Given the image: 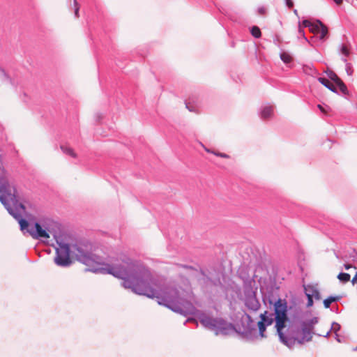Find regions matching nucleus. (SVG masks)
<instances>
[{"mask_svg":"<svg viewBox=\"0 0 357 357\" xmlns=\"http://www.w3.org/2000/svg\"><path fill=\"white\" fill-rule=\"evenodd\" d=\"M275 328L280 341L289 348L296 344H303L312 340L316 320L307 319L287 327L289 319L287 315V303L279 298L274 303Z\"/></svg>","mask_w":357,"mask_h":357,"instance_id":"obj_1","label":"nucleus"},{"mask_svg":"<svg viewBox=\"0 0 357 357\" xmlns=\"http://www.w3.org/2000/svg\"><path fill=\"white\" fill-rule=\"evenodd\" d=\"M104 273L122 280L121 285L138 295L149 298H159L158 284L147 270H138L126 265L109 266L102 268Z\"/></svg>","mask_w":357,"mask_h":357,"instance_id":"obj_2","label":"nucleus"},{"mask_svg":"<svg viewBox=\"0 0 357 357\" xmlns=\"http://www.w3.org/2000/svg\"><path fill=\"white\" fill-rule=\"evenodd\" d=\"M17 191L15 186L8 180V172L6 169L2 156L0 154V202L4 205L10 214L12 213L11 205L19 206L23 211L25 206L23 204H18L17 199Z\"/></svg>","mask_w":357,"mask_h":357,"instance_id":"obj_3","label":"nucleus"},{"mask_svg":"<svg viewBox=\"0 0 357 357\" xmlns=\"http://www.w3.org/2000/svg\"><path fill=\"white\" fill-rule=\"evenodd\" d=\"M73 252L75 253V257L77 261L89 267L86 271L96 272L98 270L100 262L99 258L96 255L85 252L77 245L73 247Z\"/></svg>","mask_w":357,"mask_h":357,"instance_id":"obj_4","label":"nucleus"},{"mask_svg":"<svg viewBox=\"0 0 357 357\" xmlns=\"http://www.w3.org/2000/svg\"><path fill=\"white\" fill-rule=\"evenodd\" d=\"M70 247L66 243H59V247L56 249V255L54 258V262L59 266H68L72 264L70 255L75 257V253L73 252V247Z\"/></svg>","mask_w":357,"mask_h":357,"instance_id":"obj_5","label":"nucleus"},{"mask_svg":"<svg viewBox=\"0 0 357 357\" xmlns=\"http://www.w3.org/2000/svg\"><path fill=\"white\" fill-rule=\"evenodd\" d=\"M304 290L306 296L307 297V307H311L313 305V298L316 300L321 299V295L319 289L316 285L308 284L304 286Z\"/></svg>","mask_w":357,"mask_h":357,"instance_id":"obj_6","label":"nucleus"},{"mask_svg":"<svg viewBox=\"0 0 357 357\" xmlns=\"http://www.w3.org/2000/svg\"><path fill=\"white\" fill-rule=\"evenodd\" d=\"M27 231L33 238L36 239L50 238L48 231L43 229L38 222H36L33 227H30Z\"/></svg>","mask_w":357,"mask_h":357,"instance_id":"obj_7","label":"nucleus"},{"mask_svg":"<svg viewBox=\"0 0 357 357\" xmlns=\"http://www.w3.org/2000/svg\"><path fill=\"white\" fill-rule=\"evenodd\" d=\"M246 306L251 310L257 311L260 307V303L255 296H250L246 299Z\"/></svg>","mask_w":357,"mask_h":357,"instance_id":"obj_8","label":"nucleus"},{"mask_svg":"<svg viewBox=\"0 0 357 357\" xmlns=\"http://www.w3.org/2000/svg\"><path fill=\"white\" fill-rule=\"evenodd\" d=\"M319 22H321L320 20H317L315 22H311L310 21L305 20H303L302 22V24L305 27H308L310 31L316 34L319 33V26H318Z\"/></svg>","mask_w":357,"mask_h":357,"instance_id":"obj_9","label":"nucleus"},{"mask_svg":"<svg viewBox=\"0 0 357 357\" xmlns=\"http://www.w3.org/2000/svg\"><path fill=\"white\" fill-rule=\"evenodd\" d=\"M273 107L271 105H266L261 110V117L263 119L270 118L273 114Z\"/></svg>","mask_w":357,"mask_h":357,"instance_id":"obj_10","label":"nucleus"},{"mask_svg":"<svg viewBox=\"0 0 357 357\" xmlns=\"http://www.w3.org/2000/svg\"><path fill=\"white\" fill-rule=\"evenodd\" d=\"M318 81L331 91L336 92L335 86L328 79L319 77L318 78Z\"/></svg>","mask_w":357,"mask_h":357,"instance_id":"obj_11","label":"nucleus"},{"mask_svg":"<svg viewBox=\"0 0 357 357\" xmlns=\"http://www.w3.org/2000/svg\"><path fill=\"white\" fill-rule=\"evenodd\" d=\"M260 319L261 321H263L264 324H265L267 326H271L273 323L275 319L272 318L271 317L268 316V312L265 311L264 313H261L260 314Z\"/></svg>","mask_w":357,"mask_h":357,"instance_id":"obj_12","label":"nucleus"},{"mask_svg":"<svg viewBox=\"0 0 357 357\" xmlns=\"http://www.w3.org/2000/svg\"><path fill=\"white\" fill-rule=\"evenodd\" d=\"M320 39L324 40L328 34V28L321 22H319Z\"/></svg>","mask_w":357,"mask_h":357,"instance_id":"obj_13","label":"nucleus"},{"mask_svg":"<svg viewBox=\"0 0 357 357\" xmlns=\"http://www.w3.org/2000/svg\"><path fill=\"white\" fill-rule=\"evenodd\" d=\"M340 299V296H329L324 301V305L325 308L330 307L332 303L337 301Z\"/></svg>","mask_w":357,"mask_h":357,"instance_id":"obj_14","label":"nucleus"},{"mask_svg":"<svg viewBox=\"0 0 357 357\" xmlns=\"http://www.w3.org/2000/svg\"><path fill=\"white\" fill-rule=\"evenodd\" d=\"M280 59L285 63H289L292 61L293 57L287 52H282L280 54Z\"/></svg>","mask_w":357,"mask_h":357,"instance_id":"obj_15","label":"nucleus"},{"mask_svg":"<svg viewBox=\"0 0 357 357\" xmlns=\"http://www.w3.org/2000/svg\"><path fill=\"white\" fill-rule=\"evenodd\" d=\"M61 149L63 151V153L72 156L73 158L77 157L76 153L74 152L73 149H71L70 147L61 146Z\"/></svg>","mask_w":357,"mask_h":357,"instance_id":"obj_16","label":"nucleus"},{"mask_svg":"<svg viewBox=\"0 0 357 357\" xmlns=\"http://www.w3.org/2000/svg\"><path fill=\"white\" fill-rule=\"evenodd\" d=\"M204 150L206 152L210 153H213V154H214L216 156L221 157V158H229V155L226 154V153L214 151H212V150H211V149H208L206 147H204Z\"/></svg>","mask_w":357,"mask_h":357,"instance_id":"obj_17","label":"nucleus"},{"mask_svg":"<svg viewBox=\"0 0 357 357\" xmlns=\"http://www.w3.org/2000/svg\"><path fill=\"white\" fill-rule=\"evenodd\" d=\"M350 275L346 273H340L337 275V278L339 279V280L344 283L349 282L350 280Z\"/></svg>","mask_w":357,"mask_h":357,"instance_id":"obj_18","label":"nucleus"},{"mask_svg":"<svg viewBox=\"0 0 357 357\" xmlns=\"http://www.w3.org/2000/svg\"><path fill=\"white\" fill-rule=\"evenodd\" d=\"M328 77L333 80L335 84H337L341 79L332 70H329L326 72Z\"/></svg>","mask_w":357,"mask_h":357,"instance_id":"obj_19","label":"nucleus"},{"mask_svg":"<svg viewBox=\"0 0 357 357\" xmlns=\"http://www.w3.org/2000/svg\"><path fill=\"white\" fill-rule=\"evenodd\" d=\"M251 33L256 38H259L261 36V30L257 26H254L252 27V29H251Z\"/></svg>","mask_w":357,"mask_h":357,"instance_id":"obj_20","label":"nucleus"},{"mask_svg":"<svg viewBox=\"0 0 357 357\" xmlns=\"http://www.w3.org/2000/svg\"><path fill=\"white\" fill-rule=\"evenodd\" d=\"M257 326L259 328V334H260L261 337H265L264 332L266 331V328L267 326L265 324H264L263 321H259L257 323Z\"/></svg>","mask_w":357,"mask_h":357,"instance_id":"obj_21","label":"nucleus"},{"mask_svg":"<svg viewBox=\"0 0 357 357\" xmlns=\"http://www.w3.org/2000/svg\"><path fill=\"white\" fill-rule=\"evenodd\" d=\"M336 84L339 86L340 90L343 93L347 94L348 93L347 88L346 85L344 84V82L342 81V79L340 81H339Z\"/></svg>","mask_w":357,"mask_h":357,"instance_id":"obj_22","label":"nucleus"},{"mask_svg":"<svg viewBox=\"0 0 357 357\" xmlns=\"http://www.w3.org/2000/svg\"><path fill=\"white\" fill-rule=\"evenodd\" d=\"M202 322L204 325L209 327L215 326L214 321L209 319V318H205L202 320Z\"/></svg>","mask_w":357,"mask_h":357,"instance_id":"obj_23","label":"nucleus"},{"mask_svg":"<svg viewBox=\"0 0 357 357\" xmlns=\"http://www.w3.org/2000/svg\"><path fill=\"white\" fill-rule=\"evenodd\" d=\"M19 224L22 230H24L25 229H28L29 223L26 220L22 218L20 219Z\"/></svg>","mask_w":357,"mask_h":357,"instance_id":"obj_24","label":"nucleus"},{"mask_svg":"<svg viewBox=\"0 0 357 357\" xmlns=\"http://www.w3.org/2000/svg\"><path fill=\"white\" fill-rule=\"evenodd\" d=\"M303 69H304V71L306 73H309V74H311V75H314V74H316L317 73V70L312 68H311L310 66H305L303 67Z\"/></svg>","mask_w":357,"mask_h":357,"instance_id":"obj_25","label":"nucleus"},{"mask_svg":"<svg viewBox=\"0 0 357 357\" xmlns=\"http://www.w3.org/2000/svg\"><path fill=\"white\" fill-rule=\"evenodd\" d=\"M340 51L341 53L345 56H348L349 54V50L346 45H342Z\"/></svg>","mask_w":357,"mask_h":357,"instance_id":"obj_26","label":"nucleus"},{"mask_svg":"<svg viewBox=\"0 0 357 357\" xmlns=\"http://www.w3.org/2000/svg\"><path fill=\"white\" fill-rule=\"evenodd\" d=\"M317 107L320 109V111L326 114L328 113V110H331V108L329 107H327V109L324 108L321 105H318Z\"/></svg>","mask_w":357,"mask_h":357,"instance_id":"obj_27","label":"nucleus"},{"mask_svg":"<svg viewBox=\"0 0 357 357\" xmlns=\"http://www.w3.org/2000/svg\"><path fill=\"white\" fill-rule=\"evenodd\" d=\"M74 3H75V14L77 17L79 16V6H78V4H77V2L76 1V0H74Z\"/></svg>","mask_w":357,"mask_h":357,"instance_id":"obj_28","label":"nucleus"},{"mask_svg":"<svg viewBox=\"0 0 357 357\" xmlns=\"http://www.w3.org/2000/svg\"><path fill=\"white\" fill-rule=\"evenodd\" d=\"M266 12V9L264 7H261L258 9V13L259 15H264Z\"/></svg>","mask_w":357,"mask_h":357,"instance_id":"obj_29","label":"nucleus"},{"mask_svg":"<svg viewBox=\"0 0 357 357\" xmlns=\"http://www.w3.org/2000/svg\"><path fill=\"white\" fill-rule=\"evenodd\" d=\"M286 4L289 8H292L294 6V3L291 0H285Z\"/></svg>","mask_w":357,"mask_h":357,"instance_id":"obj_30","label":"nucleus"},{"mask_svg":"<svg viewBox=\"0 0 357 357\" xmlns=\"http://www.w3.org/2000/svg\"><path fill=\"white\" fill-rule=\"evenodd\" d=\"M347 72L349 75H352L353 70L351 69V66H347Z\"/></svg>","mask_w":357,"mask_h":357,"instance_id":"obj_31","label":"nucleus"},{"mask_svg":"<svg viewBox=\"0 0 357 357\" xmlns=\"http://www.w3.org/2000/svg\"><path fill=\"white\" fill-rule=\"evenodd\" d=\"M351 282L353 284H354L355 282H357V272L356 273L355 275L354 276Z\"/></svg>","mask_w":357,"mask_h":357,"instance_id":"obj_32","label":"nucleus"},{"mask_svg":"<svg viewBox=\"0 0 357 357\" xmlns=\"http://www.w3.org/2000/svg\"><path fill=\"white\" fill-rule=\"evenodd\" d=\"M352 267H353V266H352V265H351V264H345V265H344V268H345V269H346V270H349V268H352Z\"/></svg>","mask_w":357,"mask_h":357,"instance_id":"obj_33","label":"nucleus"},{"mask_svg":"<svg viewBox=\"0 0 357 357\" xmlns=\"http://www.w3.org/2000/svg\"><path fill=\"white\" fill-rule=\"evenodd\" d=\"M298 32H299L300 34L304 36L303 29L301 26L299 27Z\"/></svg>","mask_w":357,"mask_h":357,"instance_id":"obj_34","label":"nucleus"},{"mask_svg":"<svg viewBox=\"0 0 357 357\" xmlns=\"http://www.w3.org/2000/svg\"><path fill=\"white\" fill-rule=\"evenodd\" d=\"M337 5H340L342 3V0H333Z\"/></svg>","mask_w":357,"mask_h":357,"instance_id":"obj_35","label":"nucleus"}]
</instances>
